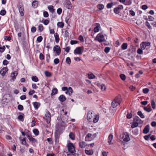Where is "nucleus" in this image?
Segmentation results:
<instances>
[{
    "label": "nucleus",
    "mask_w": 156,
    "mask_h": 156,
    "mask_svg": "<svg viewBox=\"0 0 156 156\" xmlns=\"http://www.w3.org/2000/svg\"><path fill=\"white\" fill-rule=\"evenodd\" d=\"M150 134H149L148 135H146L144 136V138L146 140H148L150 138Z\"/></svg>",
    "instance_id": "052dcab7"
},
{
    "label": "nucleus",
    "mask_w": 156,
    "mask_h": 156,
    "mask_svg": "<svg viewBox=\"0 0 156 156\" xmlns=\"http://www.w3.org/2000/svg\"><path fill=\"white\" fill-rule=\"evenodd\" d=\"M132 1L130 0H129L128 1L126 0L125 1V3H124V5H129L131 4Z\"/></svg>",
    "instance_id": "2f4dec72"
},
{
    "label": "nucleus",
    "mask_w": 156,
    "mask_h": 156,
    "mask_svg": "<svg viewBox=\"0 0 156 156\" xmlns=\"http://www.w3.org/2000/svg\"><path fill=\"white\" fill-rule=\"evenodd\" d=\"M151 105L152 108L153 109H155V103L154 100L153 99H151Z\"/></svg>",
    "instance_id": "a878e982"
},
{
    "label": "nucleus",
    "mask_w": 156,
    "mask_h": 156,
    "mask_svg": "<svg viewBox=\"0 0 156 156\" xmlns=\"http://www.w3.org/2000/svg\"><path fill=\"white\" fill-rule=\"evenodd\" d=\"M39 58L41 60H43L44 58V56L42 53H40L39 55Z\"/></svg>",
    "instance_id": "09e8293b"
},
{
    "label": "nucleus",
    "mask_w": 156,
    "mask_h": 156,
    "mask_svg": "<svg viewBox=\"0 0 156 156\" xmlns=\"http://www.w3.org/2000/svg\"><path fill=\"white\" fill-rule=\"evenodd\" d=\"M33 132L36 136H37L39 133V131L36 129H34L33 130Z\"/></svg>",
    "instance_id": "72a5a7b5"
},
{
    "label": "nucleus",
    "mask_w": 156,
    "mask_h": 156,
    "mask_svg": "<svg viewBox=\"0 0 156 156\" xmlns=\"http://www.w3.org/2000/svg\"><path fill=\"white\" fill-rule=\"evenodd\" d=\"M17 7L21 15L22 16H23L24 15V9L22 4L19 3L17 5Z\"/></svg>",
    "instance_id": "423d86ee"
},
{
    "label": "nucleus",
    "mask_w": 156,
    "mask_h": 156,
    "mask_svg": "<svg viewBox=\"0 0 156 156\" xmlns=\"http://www.w3.org/2000/svg\"><path fill=\"white\" fill-rule=\"evenodd\" d=\"M58 92V90L57 88H53L52 91V93H51V95L52 96L55 95L56 94H57Z\"/></svg>",
    "instance_id": "5701e85b"
},
{
    "label": "nucleus",
    "mask_w": 156,
    "mask_h": 156,
    "mask_svg": "<svg viewBox=\"0 0 156 156\" xmlns=\"http://www.w3.org/2000/svg\"><path fill=\"white\" fill-rule=\"evenodd\" d=\"M38 30L40 31H42L44 30V27L41 24H40L38 26Z\"/></svg>",
    "instance_id": "c9c22d12"
},
{
    "label": "nucleus",
    "mask_w": 156,
    "mask_h": 156,
    "mask_svg": "<svg viewBox=\"0 0 156 156\" xmlns=\"http://www.w3.org/2000/svg\"><path fill=\"white\" fill-rule=\"evenodd\" d=\"M6 13V11L5 10H2L0 11V14L2 16L5 15Z\"/></svg>",
    "instance_id": "37998d69"
},
{
    "label": "nucleus",
    "mask_w": 156,
    "mask_h": 156,
    "mask_svg": "<svg viewBox=\"0 0 156 156\" xmlns=\"http://www.w3.org/2000/svg\"><path fill=\"white\" fill-rule=\"evenodd\" d=\"M114 4L113 3H108L106 6L107 8L108 9L111 8L113 5Z\"/></svg>",
    "instance_id": "58836bf2"
},
{
    "label": "nucleus",
    "mask_w": 156,
    "mask_h": 156,
    "mask_svg": "<svg viewBox=\"0 0 156 156\" xmlns=\"http://www.w3.org/2000/svg\"><path fill=\"white\" fill-rule=\"evenodd\" d=\"M130 140L129 135L126 133H123L120 135V140L122 142H126Z\"/></svg>",
    "instance_id": "7ed1b4c3"
},
{
    "label": "nucleus",
    "mask_w": 156,
    "mask_h": 156,
    "mask_svg": "<svg viewBox=\"0 0 156 156\" xmlns=\"http://www.w3.org/2000/svg\"><path fill=\"white\" fill-rule=\"evenodd\" d=\"M106 87L104 84H102L101 85V89L102 91H105L106 89Z\"/></svg>",
    "instance_id": "ea45409f"
},
{
    "label": "nucleus",
    "mask_w": 156,
    "mask_h": 156,
    "mask_svg": "<svg viewBox=\"0 0 156 156\" xmlns=\"http://www.w3.org/2000/svg\"><path fill=\"white\" fill-rule=\"evenodd\" d=\"M44 73L45 76L47 77H50L51 76V73L47 71H45Z\"/></svg>",
    "instance_id": "79ce46f5"
},
{
    "label": "nucleus",
    "mask_w": 156,
    "mask_h": 156,
    "mask_svg": "<svg viewBox=\"0 0 156 156\" xmlns=\"http://www.w3.org/2000/svg\"><path fill=\"white\" fill-rule=\"evenodd\" d=\"M45 117H50L51 114L49 112L47 111L45 114Z\"/></svg>",
    "instance_id": "774afa93"
},
{
    "label": "nucleus",
    "mask_w": 156,
    "mask_h": 156,
    "mask_svg": "<svg viewBox=\"0 0 156 156\" xmlns=\"http://www.w3.org/2000/svg\"><path fill=\"white\" fill-rule=\"evenodd\" d=\"M36 30V28L34 27H33L31 28V31L32 33H34Z\"/></svg>",
    "instance_id": "69168bd1"
},
{
    "label": "nucleus",
    "mask_w": 156,
    "mask_h": 156,
    "mask_svg": "<svg viewBox=\"0 0 156 156\" xmlns=\"http://www.w3.org/2000/svg\"><path fill=\"white\" fill-rule=\"evenodd\" d=\"M96 136L97 135L96 133L92 134L90 133H88L85 137V140L86 141H91L93 140Z\"/></svg>",
    "instance_id": "20e7f679"
},
{
    "label": "nucleus",
    "mask_w": 156,
    "mask_h": 156,
    "mask_svg": "<svg viewBox=\"0 0 156 156\" xmlns=\"http://www.w3.org/2000/svg\"><path fill=\"white\" fill-rule=\"evenodd\" d=\"M123 9V6L122 5H119L118 7L114 9V11L116 14H118L120 12L119 11Z\"/></svg>",
    "instance_id": "1a4fd4ad"
},
{
    "label": "nucleus",
    "mask_w": 156,
    "mask_h": 156,
    "mask_svg": "<svg viewBox=\"0 0 156 156\" xmlns=\"http://www.w3.org/2000/svg\"><path fill=\"white\" fill-rule=\"evenodd\" d=\"M21 143L23 145H25L26 144V141L25 138H23L21 140Z\"/></svg>",
    "instance_id": "e2e57ef3"
},
{
    "label": "nucleus",
    "mask_w": 156,
    "mask_h": 156,
    "mask_svg": "<svg viewBox=\"0 0 156 156\" xmlns=\"http://www.w3.org/2000/svg\"><path fill=\"white\" fill-rule=\"evenodd\" d=\"M33 105L34 106V107L35 108V109H37L40 106L41 104L40 103L35 102H33Z\"/></svg>",
    "instance_id": "2eb2a0df"
},
{
    "label": "nucleus",
    "mask_w": 156,
    "mask_h": 156,
    "mask_svg": "<svg viewBox=\"0 0 156 156\" xmlns=\"http://www.w3.org/2000/svg\"><path fill=\"white\" fill-rule=\"evenodd\" d=\"M17 74L18 73L16 71L14 72L11 73V76L12 78V79L13 80V81H14V80L15 79L16 77L17 76Z\"/></svg>",
    "instance_id": "dca6fc26"
},
{
    "label": "nucleus",
    "mask_w": 156,
    "mask_h": 156,
    "mask_svg": "<svg viewBox=\"0 0 156 156\" xmlns=\"http://www.w3.org/2000/svg\"><path fill=\"white\" fill-rule=\"evenodd\" d=\"M44 16L45 17H47L48 16V14L47 12L45 11L43 12Z\"/></svg>",
    "instance_id": "8fccbe9b"
},
{
    "label": "nucleus",
    "mask_w": 156,
    "mask_h": 156,
    "mask_svg": "<svg viewBox=\"0 0 156 156\" xmlns=\"http://www.w3.org/2000/svg\"><path fill=\"white\" fill-rule=\"evenodd\" d=\"M32 5L34 8H37L38 5L37 2L36 1H33L32 3Z\"/></svg>",
    "instance_id": "bb28decb"
},
{
    "label": "nucleus",
    "mask_w": 156,
    "mask_h": 156,
    "mask_svg": "<svg viewBox=\"0 0 156 156\" xmlns=\"http://www.w3.org/2000/svg\"><path fill=\"white\" fill-rule=\"evenodd\" d=\"M140 46L141 49H144L146 48V47L144 45V44L143 43V42H142Z\"/></svg>",
    "instance_id": "6e6d98bb"
},
{
    "label": "nucleus",
    "mask_w": 156,
    "mask_h": 156,
    "mask_svg": "<svg viewBox=\"0 0 156 156\" xmlns=\"http://www.w3.org/2000/svg\"><path fill=\"white\" fill-rule=\"evenodd\" d=\"M133 120L138 125L139 124H142L143 121L141 120L139 118H134Z\"/></svg>",
    "instance_id": "f8f14e48"
},
{
    "label": "nucleus",
    "mask_w": 156,
    "mask_h": 156,
    "mask_svg": "<svg viewBox=\"0 0 156 156\" xmlns=\"http://www.w3.org/2000/svg\"><path fill=\"white\" fill-rule=\"evenodd\" d=\"M64 6L69 9H71L72 7V5L70 2H66L64 4Z\"/></svg>",
    "instance_id": "ddd939ff"
},
{
    "label": "nucleus",
    "mask_w": 156,
    "mask_h": 156,
    "mask_svg": "<svg viewBox=\"0 0 156 156\" xmlns=\"http://www.w3.org/2000/svg\"><path fill=\"white\" fill-rule=\"evenodd\" d=\"M144 109L145 111L148 112H150L151 110V108H148L147 107H144Z\"/></svg>",
    "instance_id": "a19ab883"
},
{
    "label": "nucleus",
    "mask_w": 156,
    "mask_h": 156,
    "mask_svg": "<svg viewBox=\"0 0 156 156\" xmlns=\"http://www.w3.org/2000/svg\"><path fill=\"white\" fill-rule=\"evenodd\" d=\"M142 49L141 48H139L137 50V53L139 54H143Z\"/></svg>",
    "instance_id": "864d4df0"
},
{
    "label": "nucleus",
    "mask_w": 156,
    "mask_h": 156,
    "mask_svg": "<svg viewBox=\"0 0 156 156\" xmlns=\"http://www.w3.org/2000/svg\"><path fill=\"white\" fill-rule=\"evenodd\" d=\"M62 9L61 8H59L57 10V13L59 15H60L62 12Z\"/></svg>",
    "instance_id": "bf43d9fd"
},
{
    "label": "nucleus",
    "mask_w": 156,
    "mask_h": 156,
    "mask_svg": "<svg viewBox=\"0 0 156 156\" xmlns=\"http://www.w3.org/2000/svg\"><path fill=\"white\" fill-rule=\"evenodd\" d=\"M120 77L121 78V79L122 80H124L126 79V76L124 74H121L120 75Z\"/></svg>",
    "instance_id": "c03bdc74"
},
{
    "label": "nucleus",
    "mask_w": 156,
    "mask_h": 156,
    "mask_svg": "<svg viewBox=\"0 0 156 156\" xmlns=\"http://www.w3.org/2000/svg\"><path fill=\"white\" fill-rule=\"evenodd\" d=\"M85 152L86 154L88 155H91L93 153L92 150H86Z\"/></svg>",
    "instance_id": "f704fd0d"
},
{
    "label": "nucleus",
    "mask_w": 156,
    "mask_h": 156,
    "mask_svg": "<svg viewBox=\"0 0 156 156\" xmlns=\"http://www.w3.org/2000/svg\"><path fill=\"white\" fill-rule=\"evenodd\" d=\"M137 114L140 117H144V116L143 115V114L140 111H139L137 113Z\"/></svg>",
    "instance_id": "de8ad7c7"
},
{
    "label": "nucleus",
    "mask_w": 156,
    "mask_h": 156,
    "mask_svg": "<svg viewBox=\"0 0 156 156\" xmlns=\"http://www.w3.org/2000/svg\"><path fill=\"white\" fill-rule=\"evenodd\" d=\"M100 27V25L99 24H98V26L96 27L94 29V31L95 32H97L99 31V28Z\"/></svg>",
    "instance_id": "b1692460"
},
{
    "label": "nucleus",
    "mask_w": 156,
    "mask_h": 156,
    "mask_svg": "<svg viewBox=\"0 0 156 156\" xmlns=\"http://www.w3.org/2000/svg\"><path fill=\"white\" fill-rule=\"evenodd\" d=\"M88 76L89 79H93L95 77V76L92 73L88 74Z\"/></svg>",
    "instance_id": "e433bc0d"
},
{
    "label": "nucleus",
    "mask_w": 156,
    "mask_h": 156,
    "mask_svg": "<svg viewBox=\"0 0 156 156\" xmlns=\"http://www.w3.org/2000/svg\"><path fill=\"white\" fill-rule=\"evenodd\" d=\"M122 100L121 96L119 95L116 97L112 103V106L113 108L120 105Z\"/></svg>",
    "instance_id": "f03ea898"
},
{
    "label": "nucleus",
    "mask_w": 156,
    "mask_h": 156,
    "mask_svg": "<svg viewBox=\"0 0 156 156\" xmlns=\"http://www.w3.org/2000/svg\"><path fill=\"white\" fill-rule=\"evenodd\" d=\"M69 136L70 138L72 140H74L75 139V137H74V134L70 132L69 134Z\"/></svg>",
    "instance_id": "7c9ffc66"
},
{
    "label": "nucleus",
    "mask_w": 156,
    "mask_h": 156,
    "mask_svg": "<svg viewBox=\"0 0 156 156\" xmlns=\"http://www.w3.org/2000/svg\"><path fill=\"white\" fill-rule=\"evenodd\" d=\"M149 91V89L147 88H144V89H143V91L144 93L147 94L148 92Z\"/></svg>",
    "instance_id": "13d9d810"
},
{
    "label": "nucleus",
    "mask_w": 156,
    "mask_h": 156,
    "mask_svg": "<svg viewBox=\"0 0 156 156\" xmlns=\"http://www.w3.org/2000/svg\"><path fill=\"white\" fill-rule=\"evenodd\" d=\"M78 42V41L75 40H71L70 43L71 44L73 45L74 44H76Z\"/></svg>",
    "instance_id": "603ef678"
},
{
    "label": "nucleus",
    "mask_w": 156,
    "mask_h": 156,
    "mask_svg": "<svg viewBox=\"0 0 156 156\" xmlns=\"http://www.w3.org/2000/svg\"><path fill=\"white\" fill-rule=\"evenodd\" d=\"M57 26L60 28H63V27L64 24L62 22H58L57 24Z\"/></svg>",
    "instance_id": "c756f323"
},
{
    "label": "nucleus",
    "mask_w": 156,
    "mask_h": 156,
    "mask_svg": "<svg viewBox=\"0 0 156 156\" xmlns=\"http://www.w3.org/2000/svg\"><path fill=\"white\" fill-rule=\"evenodd\" d=\"M54 37L55 38V41L56 43H58L60 40V39L59 37L58 34L56 33L54 34Z\"/></svg>",
    "instance_id": "a211bd4d"
},
{
    "label": "nucleus",
    "mask_w": 156,
    "mask_h": 156,
    "mask_svg": "<svg viewBox=\"0 0 156 156\" xmlns=\"http://www.w3.org/2000/svg\"><path fill=\"white\" fill-rule=\"evenodd\" d=\"M87 117H93V116L95 117H97V116H96L94 114V113L93 111H89L87 113Z\"/></svg>",
    "instance_id": "aec40b11"
},
{
    "label": "nucleus",
    "mask_w": 156,
    "mask_h": 156,
    "mask_svg": "<svg viewBox=\"0 0 156 156\" xmlns=\"http://www.w3.org/2000/svg\"><path fill=\"white\" fill-rule=\"evenodd\" d=\"M4 39L5 40H8L9 41L11 39V37H8L7 36H5L4 37Z\"/></svg>",
    "instance_id": "680f3d73"
},
{
    "label": "nucleus",
    "mask_w": 156,
    "mask_h": 156,
    "mask_svg": "<svg viewBox=\"0 0 156 156\" xmlns=\"http://www.w3.org/2000/svg\"><path fill=\"white\" fill-rule=\"evenodd\" d=\"M79 147L81 148H84L86 146H87V144L85 142L83 141L80 142L79 144Z\"/></svg>",
    "instance_id": "4468645a"
},
{
    "label": "nucleus",
    "mask_w": 156,
    "mask_h": 156,
    "mask_svg": "<svg viewBox=\"0 0 156 156\" xmlns=\"http://www.w3.org/2000/svg\"><path fill=\"white\" fill-rule=\"evenodd\" d=\"M54 62L55 64H57L59 62V60L58 58H56L54 60Z\"/></svg>",
    "instance_id": "5fc2aeb1"
},
{
    "label": "nucleus",
    "mask_w": 156,
    "mask_h": 156,
    "mask_svg": "<svg viewBox=\"0 0 156 156\" xmlns=\"http://www.w3.org/2000/svg\"><path fill=\"white\" fill-rule=\"evenodd\" d=\"M66 63L69 64H70L71 61L69 57H68L66 58Z\"/></svg>",
    "instance_id": "49530a36"
},
{
    "label": "nucleus",
    "mask_w": 156,
    "mask_h": 156,
    "mask_svg": "<svg viewBox=\"0 0 156 156\" xmlns=\"http://www.w3.org/2000/svg\"><path fill=\"white\" fill-rule=\"evenodd\" d=\"M43 39L42 37L41 36H39L37 38V41L39 42L41 41Z\"/></svg>",
    "instance_id": "3c124183"
},
{
    "label": "nucleus",
    "mask_w": 156,
    "mask_h": 156,
    "mask_svg": "<svg viewBox=\"0 0 156 156\" xmlns=\"http://www.w3.org/2000/svg\"><path fill=\"white\" fill-rule=\"evenodd\" d=\"M27 137L30 142H32V143L34 144H37V140L33 138L31 136L29 135H27Z\"/></svg>",
    "instance_id": "9b49d317"
},
{
    "label": "nucleus",
    "mask_w": 156,
    "mask_h": 156,
    "mask_svg": "<svg viewBox=\"0 0 156 156\" xmlns=\"http://www.w3.org/2000/svg\"><path fill=\"white\" fill-rule=\"evenodd\" d=\"M7 71L8 68L7 67H4L1 70L0 73L2 75L4 76Z\"/></svg>",
    "instance_id": "9d476101"
},
{
    "label": "nucleus",
    "mask_w": 156,
    "mask_h": 156,
    "mask_svg": "<svg viewBox=\"0 0 156 156\" xmlns=\"http://www.w3.org/2000/svg\"><path fill=\"white\" fill-rule=\"evenodd\" d=\"M68 90L69 92V95L71 96L73 92V90L72 87H69L68 88Z\"/></svg>",
    "instance_id": "cd10ccee"
},
{
    "label": "nucleus",
    "mask_w": 156,
    "mask_h": 156,
    "mask_svg": "<svg viewBox=\"0 0 156 156\" xmlns=\"http://www.w3.org/2000/svg\"><path fill=\"white\" fill-rule=\"evenodd\" d=\"M18 109L20 110H23V106L20 105H18Z\"/></svg>",
    "instance_id": "0e129e2a"
},
{
    "label": "nucleus",
    "mask_w": 156,
    "mask_h": 156,
    "mask_svg": "<svg viewBox=\"0 0 156 156\" xmlns=\"http://www.w3.org/2000/svg\"><path fill=\"white\" fill-rule=\"evenodd\" d=\"M110 50V48L109 47H106L105 48L104 51L106 53H107L109 52Z\"/></svg>",
    "instance_id": "a18cd8bd"
},
{
    "label": "nucleus",
    "mask_w": 156,
    "mask_h": 156,
    "mask_svg": "<svg viewBox=\"0 0 156 156\" xmlns=\"http://www.w3.org/2000/svg\"><path fill=\"white\" fill-rule=\"evenodd\" d=\"M74 53L75 54H82V47L76 48L74 51Z\"/></svg>",
    "instance_id": "6e6552de"
},
{
    "label": "nucleus",
    "mask_w": 156,
    "mask_h": 156,
    "mask_svg": "<svg viewBox=\"0 0 156 156\" xmlns=\"http://www.w3.org/2000/svg\"><path fill=\"white\" fill-rule=\"evenodd\" d=\"M149 131V126L147 125L144 128L143 130V133L145 134L147 133Z\"/></svg>",
    "instance_id": "6ab92c4d"
},
{
    "label": "nucleus",
    "mask_w": 156,
    "mask_h": 156,
    "mask_svg": "<svg viewBox=\"0 0 156 156\" xmlns=\"http://www.w3.org/2000/svg\"><path fill=\"white\" fill-rule=\"evenodd\" d=\"M57 120L59 121V122H58L55 127V141L56 144L59 143L60 136L63 133L66 126L65 123L62 121L61 118H58Z\"/></svg>",
    "instance_id": "f257e3e1"
},
{
    "label": "nucleus",
    "mask_w": 156,
    "mask_h": 156,
    "mask_svg": "<svg viewBox=\"0 0 156 156\" xmlns=\"http://www.w3.org/2000/svg\"><path fill=\"white\" fill-rule=\"evenodd\" d=\"M48 8L50 12L53 13L55 12V9H53V6L52 5H49Z\"/></svg>",
    "instance_id": "412c9836"
},
{
    "label": "nucleus",
    "mask_w": 156,
    "mask_h": 156,
    "mask_svg": "<svg viewBox=\"0 0 156 156\" xmlns=\"http://www.w3.org/2000/svg\"><path fill=\"white\" fill-rule=\"evenodd\" d=\"M127 44L126 43H123L121 46L123 50H125L127 48Z\"/></svg>",
    "instance_id": "c85d7f7f"
},
{
    "label": "nucleus",
    "mask_w": 156,
    "mask_h": 156,
    "mask_svg": "<svg viewBox=\"0 0 156 156\" xmlns=\"http://www.w3.org/2000/svg\"><path fill=\"white\" fill-rule=\"evenodd\" d=\"M104 8V5L102 4H99L98 5V8L100 10Z\"/></svg>",
    "instance_id": "4c0bfd02"
},
{
    "label": "nucleus",
    "mask_w": 156,
    "mask_h": 156,
    "mask_svg": "<svg viewBox=\"0 0 156 156\" xmlns=\"http://www.w3.org/2000/svg\"><path fill=\"white\" fill-rule=\"evenodd\" d=\"M31 79L32 81L35 82H37L38 81V79L36 76H33L31 78Z\"/></svg>",
    "instance_id": "473e14b6"
},
{
    "label": "nucleus",
    "mask_w": 156,
    "mask_h": 156,
    "mask_svg": "<svg viewBox=\"0 0 156 156\" xmlns=\"http://www.w3.org/2000/svg\"><path fill=\"white\" fill-rule=\"evenodd\" d=\"M58 99L61 102H64L66 100V98L64 95H61L58 98Z\"/></svg>",
    "instance_id": "f3484780"
},
{
    "label": "nucleus",
    "mask_w": 156,
    "mask_h": 156,
    "mask_svg": "<svg viewBox=\"0 0 156 156\" xmlns=\"http://www.w3.org/2000/svg\"><path fill=\"white\" fill-rule=\"evenodd\" d=\"M49 23V21L48 20H45L43 22L44 24L45 25H47Z\"/></svg>",
    "instance_id": "338daca9"
},
{
    "label": "nucleus",
    "mask_w": 156,
    "mask_h": 156,
    "mask_svg": "<svg viewBox=\"0 0 156 156\" xmlns=\"http://www.w3.org/2000/svg\"><path fill=\"white\" fill-rule=\"evenodd\" d=\"M53 51L55 52L57 55H59L61 52V50L59 45H56L53 48Z\"/></svg>",
    "instance_id": "0eeeda50"
},
{
    "label": "nucleus",
    "mask_w": 156,
    "mask_h": 156,
    "mask_svg": "<svg viewBox=\"0 0 156 156\" xmlns=\"http://www.w3.org/2000/svg\"><path fill=\"white\" fill-rule=\"evenodd\" d=\"M95 39L96 40L98 41L99 42H101L105 41L104 37V35L102 33L98 34L97 35Z\"/></svg>",
    "instance_id": "39448f33"
},
{
    "label": "nucleus",
    "mask_w": 156,
    "mask_h": 156,
    "mask_svg": "<svg viewBox=\"0 0 156 156\" xmlns=\"http://www.w3.org/2000/svg\"><path fill=\"white\" fill-rule=\"evenodd\" d=\"M136 122H135L133 120V122L131 124V127L132 128H134L135 127H137L138 126V125L136 123Z\"/></svg>",
    "instance_id": "4be33fe9"
},
{
    "label": "nucleus",
    "mask_w": 156,
    "mask_h": 156,
    "mask_svg": "<svg viewBox=\"0 0 156 156\" xmlns=\"http://www.w3.org/2000/svg\"><path fill=\"white\" fill-rule=\"evenodd\" d=\"M145 25L149 29H151V27L150 26V23H149V22L148 21L146 22Z\"/></svg>",
    "instance_id": "4d7b16f0"
},
{
    "label": "nucleus",
    "mask_w": 156,
    "mask_h": 156,
    "mask_svg": "<svg viewBox=\"0 0 156 156\" xmlns=\"http://www.w3.org/2000/svg\"><path fill=\"white\" fill-rule=\"evenodd\" d=\"M113 139V135L112 134L109 135L108 137V142L109 143V144H111V142Z\"/></svg>",
    "instance_id": "393cba45"
}]
</instances>
